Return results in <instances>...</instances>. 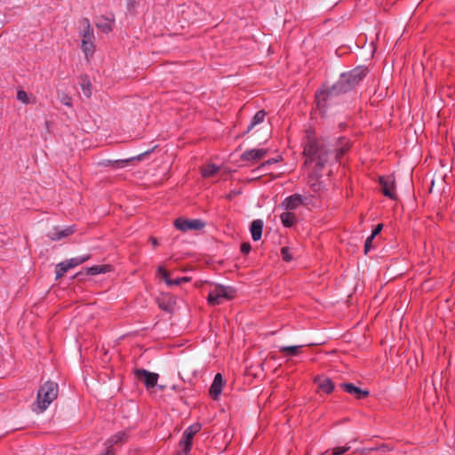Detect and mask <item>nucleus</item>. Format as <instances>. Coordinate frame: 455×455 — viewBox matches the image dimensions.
<instances>
[{"mask_svg": "<svg viewBox=\"0 0 455 455\" xmlns=\"http://www.w3.org/2000/svg\"><path fill=\"white\" fill-rule=\"evenodd\" d=\"M60 102L65 105V106H68V107H71L72 106V100H71V98L69 96H68L67 94H63L61 97H60Z\"/></svg>", "mask_w": 455, "mask_h": 455, "instance_id": "obj_30", "label": "nucleus"}, {"mask_svg": "<svg viewBox=\"0 0 455 455\" xmlns=\"http://www.w3.org/2000/svg\"><path fill=\"white\" fill-rule=\"evenodd\" d=\"M224 380L220 373L216 374L213 382L210 387V395L212 399L217 400L221 394Z\"/></svg>", "mask_w": 455, "mask_h": 455, "instance_id": "obj_14", "label": "nucleus"}, {"mask_svg": "<svg viewBox=\"0 0 455 455\" xmlns=\"http://www.w3.org/2000/svg\"><path fill=\"white\" fill-rule=\"evenodd\" d=\"M75 232L73 227H66L63 228H56L53 232L50 233L48 235L51 240L57 241L60 240L64 237L71 235Z\"/></svg>", "mask_w": 455, "mask_h": 455, "instance_id": "obj_15", "label": "nucleus"}, {"mask_svg": "<svg viewBox=\"0 0 455 455\" xmlns=\"http://www.w3.org/2000/svg\"><path fill=\"white\" fill-rule=\"evenodd\" d=\"M176 304V298L166 295L159 300V307L165 311H172Z\"/></svg>", "mask_w": 455, "mask_h": 455, "instance_id": "obj_18", "label": "nucleus"}, {"mask_svg": "<svg viewBox=\"0 0 455 455\" xmlns=\"http://www.w3.org/2000/svg\"><path fill=\"white\" fill-rule=\"evenodd\" d=\"M115 24V18L110 16H100L96 20V27L103 33H109L112 31Z\"/></svg>", "mask_w": 455, "mask_h": 455, "instance_id": "obj_12", "label": "nucleus"}, {"mask_svg": "<svg viewBox=\"0 0 455 455\" xmlns=\"http://www.w3.org/2000/svg\"><path fill=\"white\" fill-rule=\"evenodd\" d=\"M382 193L391 198L395 199V180L394 176L389 175L379 178Z\"/></svg>", "mask_w": 455, "mask_h": 455, "instance_id": "obj_9", "label": "nucleus"}, {"mask_svg": "<svg viewBox=\"0 0 455 455\" xmlns=\"http://www.w3.org/2000/svg\"><path fill=\"white\" fill-rule=\"evenodd\" d=\"M266 116V112L263 110L258 111L255 116H253L251 124H249L247 128V132L251 131L256 125L261 124Z\"/></svg>", "mask_w": 455, "mask_h": 455, "instance_id": "obj_22", "label": "nucleus"}, {"mask_svg": "<svg viewBox=\"0 0 455 455\" xmlns=\"http://www.w3.org/2000/svg\"><path fill=\"white\" fill-rule=\"evenodd\" d=\"M434 185H435V182H432V188H430V191H432Z\"/></svg>", "mask_w": 455, "mask_h": 455, "instance_id": "obj_41", "label": "nucleus"}, {"mask_svg": "<svg viewBox=\"0 0 455 455\" xmlns=\"http://www.w3.org/2000/svg\"><path fill=\"white\" fill-rule=\"evenodd\" d=\"M190 281V278L188 277V276H184V277H181V278H177L175 280H172V285L175 284V285H180L183 283H188Z\"/></svg>", "mask_w": 455, "mask_h": 455, "instance_id": "obj_32", "label": "nucleus"}, {"mask_svg": "<svg viewBox=\"0 0 455 455\" xmlns=\"http://www.w3.org/2000/svg\"><path fill=\"white\" fill-rule=\"evenodd\" d=\"M140 0H127V8L129 11H134L138 6Z\"/></svg>", "mask_w": 455, "mask_h": 455, "instance_id": "obj_31", "label": "nucleus"}, {"mask_svg": "<svg viewBox=\"0 0 455 455\" xmlns=\"http://www.w3.org/2000/svg\"><path fill=\"white\" fill-rule=\"evenodd\" d=\"M157 273L160 276L163 277V279L164 280V282L166 283L167 285L171 286L172 285V280L169 277V273L167 272V270L163 267H158L157 268Z\"/></svg>", "mask_w": 455, "mask_h": 455, "instance_id": "obj_27", "label": "nucleus"}, {"mask_svg": "<svg viewBox=\"0 0 455 455\" xmlns=\"http://www.w3.org/2000/svg\"><path fill=\"white\" fill-rule=\"evenodd\" d=\"M202 428L201 424L195 423L188 427L183 433V436L181 441L180 442V446L182 449L181 451H179L177 455H187L190 450L192 445V440L196 433H198Z\"/></svg>", "mask_w": 455, "mask_h": 455, "instance_id": "obj_6", "label": "nucleus"}, {"mask_svg": "<svg viewBox=\"0 0 455 455\" xmlns=\"http://www.w3.org/2000/svg\"><path fill=\"white\" fill-rule=\"evenodd\" d=\"M263 228V222L260 220H255L251 225V233L252 239L258 241L261 238Z\"/></svg>", "mask_w": 455, "mask_h": 455, "instance_id": "obj_17", "label": "nucleus"}, {"mask_svg": "<svg viewBox=\"0 0 455 455\" xmlns=\"http://www.w3.org/2000/svg\"><path fill=\"white\" fill-rule=\"evenodd\" d=\"M80 25L82 28L81 36V48L83 52L84 53L86 59H90L93 56L95 52V36L93 28L91 26L89 20L87 19H84L80 21Z\"/></svg>", "mask_w": 455, "mask_h": 455, "instance_id": "obj_4", "label": "nucleus"}, {"mask_svg": "<svg viewBox=\"0 0 455 455\" xmlns=\"http://www.w3.org/2000/svg\"><path fill=\"white\" fill-rule=\"evenodd\" d=\"M377 450H381V451H387L388 449L386 445H382L381 447L377 448Z\"/></svg>", "mask_w": 455, "mask_h": 455, "instance_id": "obj_39", "label": "nucleus"}, {"mask_svg": "<svg viewBox=\"0 0 455 455\" xmlns=\"http://www.w3.org/2000/svg\"><path fill=\"white\" fill-rule=\"evenodd\" d=\"M59 387L55 382L46 381L37 392L34 411L43 412L57 398Z\"/></svg>", "mask_w": 455, "mask_h": 455, "instance_id": "obj_3", "label": "nucleus"}, {"mask_svg": "<svg viewBox=\"0 0 455 455\" xmlns=\"http://www.w3.org/2000/svg\"><path fill=\"white\" fill-rule=\"evenodd\" d=\"M303 346H289V347H281L280 352L283 353L284 355L295 356L299 354L300 348Z\"/></svg>", "mask_w": 455, "mask_h": 455, "instance_id": "obj_25", "label": "nucleus"}, {"mask_svg": "<svg viewBox=\"0 0 455 455\" xmlns=\"http://www.w3.org/2000/svg\"><path fill=\"white\" fill-rule=\"evenodd\" d=\"M251 245L250 243H243L242 245H241V251L243 253H248L250 251H251Z\"/></svg>", "mask_w": 455, "mask_h": 455, "instance_id": "obj_34", "label": "nucleus"}, {"mask_svg": "<svg viewBox=\"0 0 455 455\" xmlns=\"http://www.w3.org/2000/svg\"><path fill=\"white\" fill-rule=\"evenodd\" d=\"M341 448H342V450H343V451L345 453L346 451H347L350 449V446H344V447H341Z\"/></svg>", "mask_w": 455, "mask_h": 455, "instance_id": "obj_40", "label": "nucleus"}, {"mask_svg": "<svg viewBox=\"0 0 455 455\" xmlns=\"http://www.w3.org/2000/svg\"><path fill=\"white\" fill-rule=\"evenodd\" d=\"M68 269L65 261L58 264L56 267V277L60 278Z\"/></svg>", "mask_w": 455, "mask_h": 455, "instance_id": "obj_28", "label": "nucleus"}, {"mask_svg": "<svg viewBox=\"0 0 455 455\" xmlns=\"http://www.w3.org/2000/svg\"><path fill=\"white\" fill-rule=\"evenodd\" d=\"M343 453H344V451H343V450H342V448H341V447H336V448H334V449L332 450V454H333V455H341V454H343Z\"/></svg>", "mask_w": 455, "mask_h": 455, "instance_id": "obj_37", "label": "nucleus"}, {"mask_svg": "<svg viewBox=\"0 0 455 455\" xmlns=\"http://www.w3.org/2000/svg\"><path fill=\"white\" fill-rule=\"evenodd\" d=\"M235 290L229 286L215 285L208 295V302L212 306L220 305L225 300L233 299L235 297Z\"/></svg>", "mask_w": 455, "mask_h": 455, "instance_id": "obj_5", "label": "nucleus"}, {"mask_svg": "<svg viewBox=\"0 0 455 455\" xmlns=\"http://www.w3.org/2000/svg\"><path fill=\"white\" fill-rule=\"evenodd\" d=\"M135 375L137 379L145 385L147 389L156 387L159 378L157 373L151 372L144 369L136 370Z\"/></svg>", "mask_w": 455, "mask_h": 455, "instance_id": "obj_7", "label": "nucleus"}, {"mask_svg": "<svg viewBox=\"0 0 455 455\" xmlns=\"http://www.w3.org/2000/svg\"><path fill=\"white\" fill-rule=\"evenodd\" d=\"M307 142L304 148L306 156L305 164H315L316 171L320 170L327 162L328 150L323 144L315 138L313 132H307Z\"/></svg>", "mask_w": 455, "mask_h": 455, "instance_id": "obj_2", "label": "nucleus"}, {"mask_svg": "<svg viewBox=\"0 0 455 455\" xmlns=\"http://www.w3.org/2000/svg\"><path fill=\"white\" fill-rule=\"evenodd\" d=\"M149 241L151 242L152 245L154 247H156L158 245L157 240L155 237H150Z\"/></svg>", "mask_w": 455, "mask_h": 455, "instance_id": "obj_38", "label": "nucleus"}, {"mask_svg": "<svg viewBox=\"0 0 455 455\" xmlns=\"http://www.w3.org/2000/svg\"><path fill=\"white\" fill-rule=\"evenodd\" d=\"M267 154V149H263V148L250 149L242 154L241 159L243 161L257 162V161L262 159L263 157H265Z\"/></svg>", "mask_w": 455, "mask_h": 455, "instance_id": "obj_10", "label": "nucleus"}, {"mask_svg": "<svg viewBox=\"0 0 455 455\" xmlns=\"http://www.w3.org/2000/svg\"><path fill=\"white\" fill-rule=\"evenodd\" d=\"M315 383L317 384L318 390L320 392L330 394L334 389V384L331 379L326 376H317L314 379Z\"/></svg>", "mask_w": 455, "mask_h": 455, "instance_id": "obj_13", "label": "nucleus"}, {"mask_svg": "<svg viewBox=\"0 0 455 455\" xmlns=\"http://www.w3.org/2000/svg\"><path fill=\"white\" fill-rule=\"evenodd\" d=\"M17 99L23 104H31L35 102V98L29 96L25 91L19 90L17 92Z\"/></svg>", "mask_w": 455, "mask_h": 455, "instance_id": "obj_26", "label": "nucleus"}, {"mask_svg": "<svg viewBox=\"0 0 455 455\" xmlns=\"http://www.w3.org/2000/svg\"><path fill=\"white\" fill-rule=\"evenodd\" d=\"M281 254L283 256V259L287 262L291 261L292 259L291 254L290 253V250L287 247L282 248Z\"/></svg>", "mask_w": 455, "mask_h": 455, "instance_id": "obj_29", "label": "nucleus"}, {"mask_svg": "<svg viewBox=\"0 0 455 455\" xmlns=\"http://www.w3.org/2000/svg\"><path fill=\"white\" fill-rule=\"evenodd\" d=\"M219 171V167L212 164H208L201 169V173L204 178L214 177Z\"/></svg>", "mask_w": 455, "mask_h": 455, "instance_id": "obj_20", "label": "nucleus"}, {"mask_svg": "<svg viewBox=\"0 0 455 455\" xmlns=\"http://www.w3.org/2000/svg\"><path fill=\"white\" fill-rule=\"evenodd\" d=\"M283 225L286 228H291L296 222L294 213L285 211L280 216Z\"/></svg>", "mask_w": 455, "mask_h": 455, "instance_id": "obj_19", "label": "nucleus"}, {"mask_svg": "<svg viewBox=\"0 0 455 455\" xmlns=\"http://www.w3.org/2000/svg\"><path fill=\"white\" fill-rule=\"evenodd\" d=\"M174 226L177 229L186 232L188 230H200L204 227V223L200 220H186L180 218L174 221Z\"/></svg>", "mask_w": 455, "mask_h": 455, "instance_id": "obj_8", "label": "nucleus"}, {"mask_svg": "<svg viewBox=\"0 0 455 455\" xmlns=\"http://www.w3.org/2000/svg\"><path fill=\"white\" fill-rule=\"evenodd\" d=\"M127 440V435L125 432H119L114 435H112L109 440H108V443L110 446H113V445H116V444H119V443H123L124 442H126Z\"/></svg>", "mask_w": 455, "mask_h": 455, "instance_id": "obj_23", "label": "nucleus"}, {"mask_svg": "<svg viewBox=\"0 0 455 455\" xmlns=\"http://www.w3.org/2000/svg\"><path fill=\"white\" fill-rule=\"evenodd\" d=\"M341 387L347 393L355 395L357 399L366 397L369 395L367 390H362L353 384L343 383Z\"/></svg>", "mask_w": 455, "mask_h": 455, "instance_id": "obj_16", "label": "nucleus"}, {"mask_svg": "<svg viewBox=\"0 0 455 455\" xmlns=\"http://www.w3.org/2000/svg\"><path fill=\"white\" fill-rule=\"evenodd\" d=\"M278 161H279V159H278V158H273V159L267 160V162H265V163L262 164L261 168H264V167H266L267 165H269V164H275V163H277Z\"/></svg>", "mask_w": 455, "mask_h": 455, "instance_id": "obj_36", "label": "nucleus"}, {"mask_svg": "<svg viewBox=\"0 0 455 455\" xmlns=\"http://www.w3.org/2000/svg\"><path fill=\"white\" fill-rule=\"evenodd\" d=\"M364 76L365 69L361 68H357L348 73L343 74L329 93L326 92H320L316 95L318 106L322 105V107H323V101H325L329 96L336 95L339 92H345L350 90L357 84Z\"/></svg>", "mask_w": 455, "mask_h": 455, "instance_id": "obj_1", "label": "nucleus"}, {"mask_svg": "<svg viewBox=\"0 0 455 455\" xmlns=\"http://www.w3.org/2000/svg\"><path fill=\"white\" fill-rule=\"evenodd\" d=\"M89 259H90V257L88 255L82 256V257H76V258H72L70 259L66 260L65 263H66L67 267L70 269V268H73L76 266L83 264Z\"/></svg>", "mask_w": 455, "mask_h": 455, "instance_id": "obj_24", "label": "nucleus"}, {"mask_svg": "<svg viewBox=\"0 0 455 455\" xmlns=\"http://www.w3.org/2000/svg\"><path fill=\"white\" fill-rule=\"evenodd\" d=\"M303 204V197L299 194H294L291 196L286 197L283 203L282 207L288 212L296 210L299 206Z\"/></svg>", "mask_w": 455, "mask_h": 455, "instance_id": "obj_11", "label": "nucleus"}, {"mask_svg": "<svg viewBox=\"0 0 455 455\" xmlns=\"http://www.w3.org/2000/svg\"><path fill=\"white\" fill-rule=\"evenodd\" d=\"M373 236H369L366 241H365V244H364V251H365V253H368V251L371 250V243H372V240H373Z\"/></svg>", "mask_w": 455, "mask_h": 455, "instance_id": "obj_33", "label": "nucleus"}, {"mask_svg": "<svg viewBox=\"0 0 455 455\" xmlns=\"http://www.w3.org/2000/svg\"><path fill=\"white\" fill-rule=\"evenodd\" d=\"M383 228V225L382 224H379L377 225V227L375 228V229L372 231V234L371 235V236L375 237L379 233H380V231L382 230Z\"/></svg>", "mask_w": 455, "mask_h": 455, "instance_id": "obj_35", "label": "nucleus"}, {"mask_svg": "<svg viewBox=\"0 0 455 455\" xmlns=\"http://www.w3.org/2000/svg\"><path fill=\"white\" fill-rule=\"evenodd\" d=\"M110 270L111 267L109 265H97L87 268V274L95 275L109 272Z\"/></svg>", "mask_w": 455, "mask_h": 455, "instance_id": "obj_21", "label": "nucleus"}]
</instances>
